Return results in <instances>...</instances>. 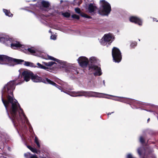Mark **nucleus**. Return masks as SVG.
Listing matches in <instances>:
<instances>
[{
    "instance_id": "c756f323",
    "label": "nucleus",
    "mask_w": 158,
    "mask_h": 158,
    "mask_svg": "<svg viewBox=\"0 0 158 158\" xmlns=\"http://www.w3.org/2000/svg\"><path fill=\"white\" fill-rule=\"evenodd\" d=\"M127 158H135L131 154H128L127 155Z\"/></svg>"
},
{
    "instance_id": "c85d7f7f",
    "label": "nucleus",
    "mask_w": 158,
    "mask_h": 158,
    "mask_svg": "<svg viewBox=\"0 0 158 158\" xmlns=\"http://www.w3.org/2000/svg\"><path fill=\"white\" fill-rule=\"evenodd\" d=\"M72 17L73 18H75L77 19H79L80 18L79 16L78 15H76V14L73 15H72Z\"/></svg>"
},
{
    "instance_id": "bb28decb",
    "label": "nucleus",
    "mask_w": 158,
    "mask_h": 158,
    "mask_svg": "<svg viewBox=\"0 0 158 158\" xmlns=\"http://www.w3.org/2000/svg\"><path fill=\"white\" fill-rule=\"evenodd\" d=\"M62 14L64 17L66 18H68L70 16V14L68 12L63 13Z\"/></svg>"
},
{
    "instance_id": "2f4dec72",
    "label": "nucleus",
    "mask_w": 158,
    "mask_h": 158,
    "mask_svg": "<svg viewBox=\"0 0 158 158\" xmlns=\"http://www.w3.org/2000/svg\"><path fill=\"white\" fill-rule=\"evenodd\" d=\"M137 45V43L135 42H132L131 44V48H133L134 46Z\"/></svg>"
},
{
    "instance_id": "cd10ccee",
    "label": "nucleus",
    "mask_w": 158,
    "mask_h": 158,
    "mask_svg": "<svg viewBox=\"0 0 158 158\" xmlns=\"http://www.w3.org/2000/svg\"><path fill=\"white\" fill-rule=\"evenodd\" d=\"M74 2L77 5H79L82 3L81 0H74Z\"/></svg>"
},
{
    "instance_id": "f257e3e1",
    "label": "nucleus",
    "mask_w": 158,
    "mask_h": 158,
    "mask_svg": "<svg viewBox=\"0 0 158 158\" xmlns=\"http://www.w3.org/2000/svg\"><path fill=\"white\" fill-rule=\"evenodd\" d=\"M10 81L6 85L2 91V100L9 117L15 127H22L26 123H29L19 103L13 97V91L16 85L21 84L23 81L18 80Z\"/></svg>"
},
{
    "instance_id": "58836bf2",
    "label": "nucleus",
    "mask_w": 158,
    "mask_h": 158,
    "mask_svg": "<svg viewBox=\"0 0 158 158\" xmlns=\"http://www.w3.org/2000/svg\"><path fill=\"white\" fill-rule=\"evenodd\" d=\"M149 120H150V118H149L148 119V122Z\"/></svg>"
},
{
    "instance_id": "a19ab883",
    "label": "nucleus",
    "mask_w": 158,
    "mask_h": 158,
    "mask_svg": "<svg viewBox=\"0 0 158 158\" xmlns=\"http://www.w3.org/2000/svg\"><path fill=\"white\" fill-rule=\"evenodd\" d=\"M20 76H19V78H20Z\"/></svg>"
},
{
    "instance_id": "5701e85b",
    "label": "nucleus",
    "mask_w": 158,
    "mask_h": 158,
    "mask_svg": "<svg viewBox=\"0 0 158 158\" xmlns=\"http://www.w3.org/2000/svg\"><path fill=\"white\" fill-rule=\"evenodd\" d=\"M3 10L4 12L5 13L6 15V16H7L9 17L12 16V14L9 11H8L7 10H6L5 9H3Z\"/></svg>"
},
{
    "instance_id": "72a5a7b5",
    "label": "nucleus",
    "mask_w": 158,
    "mask_h": 158,
    "mask_svg": "<svg viewBox=\"0 0 158 158\" xmlns=\"http://www.w3.org/2000/svg\"><path fill=\"white\" fill-rule=\"evenodd\" d=\"M140 141L142 143L144 142V139L142 136H141L140 138Z\"/></svg>"
},
{
    "instance_id": "6ab92c4d",
    "label": "nucleus",
    "mask_w": 158,
    "mask_h": 158,
    "mask_svg": "<svg viewBox=\"0 0 158 158\" xmlns=\"http://www.w3.org/2000/svg\"><path fill=\"white\" fill-rule=\"evenodd\" d=\"M77 68L75 67H71L70 68V70L68 71L67 70H66V72H68L69 71V72H71L73 74H77L78 73L77 70L76 69Z\"/></svg>"
},
{
    "instance_id": "7ed1b4c3",
    "label": "nucleus",
    "mask_w": 158,
    "mask_h": 158,
    "mask_svg": "<svg viewBox=\"0 0 158 158\" xmlns=\"http://www.w3.org/2000/svg\"><path fill=\"white\" fill-rule=\"evenodd\" d=\"M27 66L36 67L34 66L33 63L27 61H24V60L15 59H12L11 58L6 56L2 55H0V64H7L9 66H14L18 64H22Z\"/></svg>"
},
{
    "instance_id": "0eeeda50",
    "label": "nucleus",
    "mask_w": 158,
    "mask_h": 158,
    "mask_svg": "<svg viewBox=\"0 0 158 158\" xmlns=\"http://www.w3.org/2000/svg\"><path fill=\"white\" fill-rule=\"evenodd\" d=\"M114 37L111 34L109 33L105 34L101 39V44L103 45H106L107 47L113 40Z\"/></svg>"
},
{
    "instance_id": "423d86ee",
    "label": "nucleus",
    "mask_w": 158,
    "mask_h": 158,
    "mask_svg": "<svg viewBox=\"0 0 158 158\" xmlns=\"http://www.w3.org/2000/svg\"><path fill=\"white\" fill-rule=\"evenodd\" d=\"M31 79L34 82H42L45 84H49L55 86L61 90L62 89L60 86H59L53 81H51L48 78H46L43 79L41 77L38 76V75H34L33 74Z\"/></svg>"
},
{
    "instance_id": "7c9ffc66",
    "label": "nucleus",
    "mask_w": 158,
    "mask_h": 158,
    "mask_svg": "<svg viewBox=\"0 0 158 158\" xmlns=\"http://www.w3.org/2000/svg\"><path fill=\"white\" fill-rule=\"evenodd\" d=\"M51 39L53 40H55L56 39V35H52L51 36Z\"/></svg>"
},
{
    "instance_id": "f03ea898",
    "label": "nucleus",
    "mask_w": 158,
    "mask_h": 158,
    "mask_svg": "<svg viewBox=\"0 0 158 158\" xmlns=\"http://www.w3.org/2000/svg\"><path fill=\"white\" fill-rule=\"evenodd\" d=\"M59 83L61 85L63 86L62 89H61V91L72 97H78L84 96L85 97H92L98 98H105L108 99H110V98H109L104 97L103 95H106V94L103 93L92 91L86 92L84 91H78L77 92L72 91V90L73 89L72 86L68 85L67 83L63 81H61V82ZM106 95L114 97H115V96L109 94H106Z\"/></svg>"
},
{
    "instance_id": "4468645a",
    "label": "nucleus",
    "mask_w": 158,
    "mask_h": 158,
    "mask_svg": "<svg viewBox=\"0 0 158 158\" xmlns=\"http://www.w3.org/2000/svg\"><path fill=\"white\" fill-rule=\"evenodd\" d=\"M47 56L48 57V58L44 57V58L45 59H48L51 60H53L55 61H56L58 63H59V64H60L61 65H63L62 66V67H64V66L66 64V62H64V61L59 60L51 56L47 55Z\"/></svg>"
},
{
    "instance_id": "f3484780",
    "label": "nucleus",
    "mask_w": 158,
    "mask_h": 158,
    "mask_svg": "<svg viewBox=\"0 0 158 158\" xmlns=\"http://www.w3.org/2000/svg\"><path fill=\"white\" fill-rule=\"evenodd\" d=\"M75 10L76 13L77 14H80L81 15L82 17L88 19H91V17L84 13H81V11L80 9L78 8H76L75 9Z\"/></svg>"
},
{
    "instance_id": "39448f33",
    "label": "nucleus",
    "mask_w": 158,
    "mask_h": 158,
    "mask_svg": "<svg viewBox=\"0 0 158 158\" xmlns=\"http://www.w3.org/2000/svg\"><path fill=\"white\" fill-rule=\"evenodd\" d=\"M101 6L98 10L99 14L103 15H107L111 10L110 4L105 0L100 1Z\"/></svg>"
},
{
    "instance_id": "4be33fe9",
    "label": "nucleus",
    "mask_w": 158,
    "mask_h": 158,
    "mask_svg": "<svg viewBox=\"0 0 158 158\" xmlns=\"http://www.w3.org/2000/svg\"><path fill=\"white\" fill-rule=\"evenodd\" d=\"M42 63L46 66L50 67L53 64H55V62L52 61H50L48 62H43Z\"/></svg>"
},
{
    "instance_id": "473e14b6",
    "label": "nucleus",
    "mask_w": 158,
    "mask_h": 158,
    "mask_svg": "<svg viewBox=\"0 0 158 158\" xmlns=\"http://www.w3.org/2000/svg\"><path fill=\"white\" fill-rule=\"evenodd\" d=\"M121 101H125V102H127V99L126 98L123 97H120Z\"/></svg>"
},
{
    "instance_id": "ea45409f",
    "label": "nucleus",
    "mask_w": 158,
    "mask_h": 158,
    "mask_svg": "<svg viewBox=\"0 0 158 158\" xmlns=\"http://www.w3.org/2000/svg\"><path fill=\"white\" fill-rule=\"evenodd\" d=\"M49 32H50V33H52V32L50 30L49 31Z\"/></svg>"
},
{
    "instance_id": "f8f14e48",
    "label": "nucleus",
    "mask_w": 158,
    "mask_h": 158,
    "mask_svg": "<svg viewBox=\"0 0 158 158\" xmlns=\"http://www.w3.org/2000/svg\"><path fill=\"white\" fill-rule=\"evenodd\" d=\"M77 61L80 66L83 68L86 67L89 62L88 59L85 56L79 57Z\"/></svg>"
},
{
    "instance_id": "a878e982",
    "label": "nucleus",
    "mask_w": 158,
    "mask_h": 158,
    "mask_svg": "<svg viewBox=\"0 0 158 158\" xmlns=\"http://www.w3.org/2000/svg\"><path fill=\"white\" fill-rule=\"evenodd\" d=\"M35 142L37 144L38 147L40 148V145L39 142V140L36 136L35 137Z\"/></svg>"
},
{
    "instance_id": "dca6fc26",
    "label": "nucleus",
    "mask_w": 158,
    "mask_h": 158,
    "mask_svg": "<svg viewBox=\"0 0 158 158\" xmlns=\"http://www.w3.org/2000/svg\"><path fill=\"white\" fill-rule=\"evenodd\" d=\"M130 20L131 22L138 24L141 26L142 24V21L139 18L136 17L132 16L130 17Z\"/></svg>"
},
{
    "instance_id": "9d476101",
    "label": "nucleus",
    "mask_w": 158,
    "mask_h": 158,
    "mask_svg": "<svg viewBox=\"0 0 158 158\" xmlns=\"http://www.w3.org/2000/svg\"><path fill=\"white\" fill-rule=\"evenodd\" d=\"M35 5L43 10L48 11L49 10V4L47 2L43 1H39L37 2Z\"/></svg>"
},
{
    "instance_id": "2eb2a0df",
    "label": "nucleus",
    "mask_w": 158,
    "mask_h": 158,
    "mask_svg": "<svg viewBox=\"0 0 158 158\" xmlns=\"http://www.w3.org/2000/svg\"><path fill=\"white\" fill-rule=\"evenodd\" d=\"M97 9V7L94 4L90 3L89 4L88 7L87 9V11L89 13L94 14L95 13V11Z\"/></svg>"
},
{
    "instance_id": "6e6552de",
    "label": "nucleus",
    "mask_w": 158,
    "mask_h": 158,
    "mask_svg": "<svg viewBox=\"0 0 158 158\" xmlns=\"http://www.w3.org/2000/svg\"><path fill=\"white\" fill-rule=\"evenodd\" d=\"M112 56L114 61L115 62H120L122 59L121 53L119 50L114 47L112 50Z\"/></svg>"
},
{
    "instance_id": "393cba45",
    "label": "nucleus",
    "mask_w": 158,
    "mask_h": 158,
    "mask_svg": "<svg viewBox=\"0 0 158 158\" xmlns=\"http://www.w3.org/2000/svg\"><path fill=\"white\" fill-rule=\"evenodd\" d=\"M37 65H38V67H37V68L41 69H43L45 70H46L47 69H48V68L44 66L41 64H40L39 63H38L37 64Z\"/></svg>"
},
{
    "instance_id": "aec40b11",
    "label": "nucleus",
    "mask_w": 158,
    "mask_h": 158,
    "mask_svg": "<svg viewBox=\"0 0 158 158\" xmlns=\"http://www.w3.org/2000/svg\"><path fill=\"white\" fill-rule=\"evenodd\" d=\"M27 147L33 152L39 154L40 153V151L37 150L35 148H33L30 146H27Z\"/></svg>"
},
{
    "instance_id": "1a4fd4ad",
    "label": "nucleus",
    "mask_w": 158,
    "mask_h": 158,
    "mask_svg": "<svg viewBox=\"0 0 158 158\" xmlns=\"http://www.w3.org/2000/svg\"><path fill=\"white\" fill-rule=\"evenodd\" d=\"M13 40L12 38H9L7 35L2 34L0 35V42L5 44L7 46H11Z\"/></svg>"
},
{
    "instance_id": "e433bc0d",
    "label": "nucleus",
    "mask_w": 158,
    "mask_h": 158,
    "mask_svg": "<svg viewBox=\"0 0 158 158\" xmlns=\"http://www.w3.org/2000/svg\"><path fill=\"white\" fill-rule=\"evenodd\" d=\"M156 19H153V20L154 21H156Z\"/></svg>"
},
{
    "instance_id": "a211bd4d",
    "label": "nucleus",
    "mask_w": 158,
    "mask_h": 158,
    "mask_svg": "<svg viewBox=\"0 0 158 158\" xmlns=\"http://www.w3.org/2000/svg\"><path fill=\"white\" fill-rule=\"evenodd\" d=\"M26 158H39L35 154H32L29 152H27L24 154Z\"/></svg>"
},
{
    "instance_id": "4c0bfd02",
    "label": "nucleus",
    "mask_w": 158,
    "mask_h": 158,
    "mask_svg": "<svg viewBox=\"0 0 158 158\" xmlns=\"http://www.w3.org/2000/svg\"><path fill=\"white\" fill-rule=\"evenodd\" d=\"M103 83L104 85H105V81L104 80L103 81Z\"/></svg>"
},
{
    "instance_id": "412c9836",
    "label": "nucleus",
    "mask_w": 158,
    "mask_h": 158,
    "mask_svg": "<svg viewBox=\"0 0 158 158\" xmlns=\"http://www.w3.org/2000/svg\"><path fill=\"white\" fill-rule=\"evenodd\" d=\"M27 147L33 152L39 154L40 153V151L37 150L35 148H33L30 146H27Z\"/></svg>"
},
{
    "instance_id": "b1692460",
    "label": "nucleus",
    "mask_w": 158,
    "mask_h": 158,
    "mask_svg": "<svg viewBox=\"0 0 158 158\" xmlns=\"http://www.w3.org/2000/svg\"><path fill=\"white\" fill-rule=\"evenodd\" d=\"M24 48L26 49V50L25 51V52H27V51L32 53H35V52L36 50L33 48H26L25 47Z\"/></svg>"
},
{
    "instance_id": "ddd939ff",
    "label": "nucleus",
    "mask_w": 158,
    "mask_h": 158,
    "mask_svg": "<svg viewBox=\"0 0 158 158\" xmlns=\"http://www.w3.org/2000/svg\"><path fill=\"white\" fill-rule=\"evenodd\" d=\"M23 77L24 80L27 82L29 81L30 79L31 78L33 73L29 71H24L22 73Z\"/></svg>"
},
{
    "instance_id": "c9c22d12",
    "label": "nucleus",
    "mask_w": 158,
    "mask_h": 158,
    "mask_svg": "<svg viewBox=\"0 0 158 158\" xmlns=\"http://www.w3.org/2000/svg\"><path fill=\"white\" fill-rule=\"evenodd\" d=\"M113 113V112H112V113H108L107 114V115H110V114H111V113Z\"/></svg>"
},
{
    "instance_id": "20e7f679",
    "label": "nucleus",
    "mask_w": 158,
    "mask_h": 158,
    "mask_svg": "<svg viewBox=\"0 0 158 158\" xmlns=\"http://www.w3.org/2000/svg\"><path fill=\"white\" fill-rule=\"evenodd\" d=\"M89 62L91 64H89V69L93 72L95 76H99L102 75L101 70L100 67L95 64L97 60L95 57H92L90 58Z\"/></svg>"
},
{
    "instance_id": "9b49d317",
    "label": "nucleus",
    "mask_w": 158,
    "mask_h": 158,
    "mask_svg": "<svg viewBox=\"0 0 158 158\" xmlns=\"http://www.w3.org/2000/svg\"><path fill=\"white\" fill-rule=\"evenodd\" d=\"M12 48L16 49L19 48V49L23 52H25L26 49L24 48V46L22 45L19 43L13 40L10 46Z\"/></svg>"
},
{
    "instance_id": "f704fd0d",
    "label": "nucleus",
    "mask_w": 158,
    "mask_h": 158,
    "mask_svg": "<svg viewBox=\"0 0 158 158\" xmlns=\"http://www.w3.org/2000/svg\"><path fill=\"white\" fill-rule=\"evenodd\" d=\"M113 99L114 100H116V101H120V102H125V101H121V100L120 99V97H119V98H118V99Z\"/></svg>"
}]
</instances>
